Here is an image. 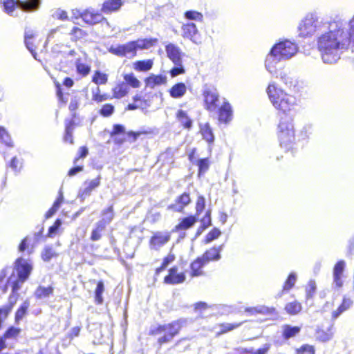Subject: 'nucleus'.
I'll list each match as a JSON object with an SVG mask.
<instances>
[{"mask_svg": "<svg viewBox=\"0 0 354 354\" xmlns=\"http://www.w3.org/2000/svg\"><path fill=\"white\" fill-rule=\"evenodd\" d=\"M206 222L207 223V225H209L210 224V212L209 211H207L206 212L205 217L202 219V223H203V225L202 226H201L197 230L196 234V237L198 236L202 233V232L206 228L207 226L205 225V223Z\"/></svg>", "mask_w": 354, "mask_h": 354, "instance_id": "56", "label": "nucleus"}, {"mask_svg": "<svg viewBox=\"0 0 354 354\" xmlns=\"http://www.w3.org/2000/svg\"><path fill=\"white\" fill-rule=\"evenodd\" d=\"M186 85L183 82H180L174 84L170 88L169 94L173 98H180L186 93Z\"/></svg>", "mask_w": 354, "mask_h": 354, "instance_id": "22", "label": "nucleus"}, {"mask_svg": "<svg viewBox=\"0 0 354 354\" xmlns=\"http://www.w3.org/2000/svg\"><path fill=\"white\" fill-rule=\"evenodd\" d=\"M64 200V197L62 194H59V196L57 198V200L54 202L52 207L46 212L45 216L46 218H49L53 216L55 212L60 207L61 204L62 203Z\"/></svg>", "mask_w": 354, "mask_h": 354, "instance_id": "36", "label": "nucleus"}, {"mask_svg": "<svg viewBox=\"0 0 354 354\" xmlns=\"http://www.w3.org/2000/svg\"><path fill=\"white\" fill-rule=\"evenodd\" d=\"M122 4L121 0H106L102 4L101 10L105 14H109L118 10Z\"/></svg>", "mask_w": 354, "mask_h": 354, "instance_id": "21", "label": "nucleus"}, {"mask_svg": "<svg viewBox=\"0 0 354 354\" xmlns=\"http://www.w3.org/2000/svg\"><path fill=\"white\" fill-rule=\"evenodd\" d=\"M109 51L119 57L132 58L136 55V50L133 41L124 44L111 46Z\"/></svg>", "mask_w": 354, "mask_h": 354, "instance_id": "9", "label": "nucleus"}, {"mask_svg": "<svg viewBox=\"0 0 354 354\" xmlns=\"http://www.w3.org/2000/svg\"><path fill=\"white\" fill-rule=\"evenodd\" d=\"M312 127L310 125H305L304 126L299 133V138L302 140H305L308 138L309 135L311 133Z\"/></svg>", "mask_w": 354, "mask_h": 354, "instance_id": "57", "label": "nucleus"}, {"mask_svg": "<svg viewBox=\"0 0 354 354\" xmlns=\"http://www.w3.org/2000/svg\"><path fill=\"white\" fill-rule=\"evenodd\" d=\"M52 16L55 19H60L62 21L66 20L68 19L67 12L61 9L55 10L52 14Z\"/></svg>", "mask_w": 354, "mask_h": 354, "instance_id": "59", "label": "nucleus"}, {"mask_svg": "<svg viewBox=\"0 0 354 354\" xmlns=\"http://www.w3.org/2000/svg\"><path fill=\"white\" fill-rule=\"evenodd\" d=\"M136 51L138 50H148L156 45V38H144L133 41Z\"/></svg>", "mask_w": 354, "mask_h": 354, "instance_id": "19", "label": "nucleus"}, {"mask_svg": "<svg viewBox=\"0 0 354 354\" xmlns=\"http://www.w3.org/2000/svg\"><path fill=\"white\" fill-rule=\"evenodd\" d=\"M298 354H314V348L312 346L304 345L297 350Z\"/></svg>", "mask_w": 354, "mask_h": 354, "instance_id": "63", "label": "nucleus"}, {"mask_svg": "<svg viewBox=\"0 0 354 354\" xmlns=\"http://www.w3.org/2000/svg\"><path fill=\"white\" fill-rule=\"evenodd\" d=\"M4 10L10 15H15L16 8L24 12H33L37 10L41 4V0H1Z\"/></svg>", "mask_w": 354, "mask_h": 354, "instance_id": "6", "label": "nucleus"}, {"mask_svg": "<svg viewBox=\"0 0 354 354\" xmlns=\"http://www.w3.org/2000/svg\"><path fill=\"white\" fill-rule=\"evenodd\" d=\"M167 57L172 61L174 64H179L182 61V55L183 53L180 48L174 44H169L165 47Z\"/></svg>", "mask_w": 354, "mask_h": 354, "instance_id": "13", "label": "nucleus"}, {"mask_svg": "<svg viewBox=\"0 0 354 354\" xmlns=\"http://www.w3.org/2000/svg\"><path fill=\"white\" fill-rule=\"evenodd\" d=\"M177 268L174 267L169 270V273L165 277V281L169 284H178L183 283L185 280V276L183 273H177Z\"/></svg>", "mask_w": 354, "mask_h": 354, "instance_id": "15", "label": "nucleus"}, {"mask_svg": "<svg viewBox=\"0 0 354 354\" xmlns=\"http://www.w3.org/2000/svg\"><path fill=\"white\" fill-rule=\"evenodd\" d=\"M9 167L15 173L17 174L21 171L22 168V162L17 157L15 156L12 158Z\"/></svg>", "mask_w": 354, "mask_h": 354, "instance_id": "47", "label": "nucleus"}, {"mask_svg": "<svg viewBox=\"0 0 354 354\" xmlns=\"http://www.w3.org/2000/svg\"><path fill=\"white\" fill-rule=\"evenodd\" d=\"M297 279V274L294 272H291L289 274L286 281H285L283 290L284 291H288L291 288H292L296 283Z\"/></svg>", "mask_w": 354, "mask_h": 354, "instance_id": "40", "label": "nucleus"}, {"mask_svg": "<svg viewBox=\"0 0 354 354\" xmlns=\"http://www.w3.org/2000/svg\"><path fill=\"white\" fill-rule=\"evenodd\" d=\"M185 17L189 20L202 21L203 16L202 13L195 10H188L185 12Z\"/></svg>", "mask_w": 354, "mask_h": 354, "instance_id": "41", "label": "nucleus"}, {"mask_svg": "<svg viewBox=\"0 0 354 354\" xmlns=\"http://www.w3.org/2000/svg\"><path fill=\"white\" fill-rule=\"evenodd\" d=\"M104 290V286L103 281H100L97 283V287L95 291V301L97 304H100L103 302L102 293Z\"/></svg>", "mask_w": 354, "mask_h": 354, "instance_id": "42", "label": "nucleus"}, {"mask_svg": "<svg viewBox=\"0 0 354 354\" xmlns=\"http://www.w3.org/2000/svg\"><path fill=\"white\" fill-rule=\"evenodd\" d=\"M147 86L154 88L156 86L165 84L167 82V77L162 75H152L145 80Z\"/></svg>", "mask_w": 354, "mask_h": 354, "instance_id": "23", "label": "nucleus"}, {"mask_svg": "<svg viewBox=\"0 0 354 354\" xmlns=\"http://www.w3.org/2000/svg\"><path fill=\"white\" fill-rule=\"evenodd\" d=\"M178 121L187 129H190L192 126V121L188 117L186 112L183 110H179L176 114Z\"/></svg>", "mask_w": 354, "mask_h": 354, "instance_id": "33", "label": "nucleus"}, {"mask_svg": "<svg viewBox=\"0 0 354 354\" xmlns=\"http://www.w3.org/2000/svg\"><path fill=\"white\" fill-rule=\"evenodd\" d=\"M352 304L353 301L350 298L344 297L342 304L336 310L333 312V317L335 319L337 318L342 313L348 310Z\"/></svg>", "mask_w": 354, "mask_h": 354, "instance_id": "28", "label": "nucleus"}, {"mask_svg": "<svg viewBox=\"0 0 354 354\" xmlns=\"http://www.w3.org/2000/svg\"><path fill=\"white\" fill-rule=\"evenodd\" d=\"M79 16L86 24L89 25H95L102 21H104L107 26L109 25L108 21L93 9H87L82 12H79Z\"/></svg>", "mask_w": 354, "mask_h": 354, "instance_id": "11", "label": "nucleus"}, {"mask_svg": "<svg viewBox=\"0 0 354 354\" xmlns=\"http://www.w3.org/2000/svg\"><path fill=\"white\" fill-rule=\"evenodd\" d=\"M73 123L72 121H70L68 124H66L65 129V135L64 140L66 142H69L71 144L73 143Z\"/></svg>", "mask_w": 354, "mask_h": 354, "instance_id": "43", "label": "nucleus"}, {"mask_svg": "<svg viewBox=\"0 0 354 354\" xmlns=\"http://www.w3.org/2000/svg\"><path fill=\"white\" fill-rule=\"evenodd\" d=\"M175 66L171 69L170 74L171 77H176L178 75L183 74L185 69L182 64V61L179 64H174Z\"/></svg>", "mask_w": 354, "mask_h": 354, "instance_id": "55", "label": "nucleus"}, {"mask_svg": "<svg viewBox=\"0 0 354 354\" xmlns=\"http://www.w3.org/2000/svg\"><path fill=\"white\" fill-rule=\"evenodd\" d=\"M171 239V232L167 231H157L153 232L149 240V248L151 250H159L166 245Z\"/></svg>", "mask_w": 354, "mask_h": 354, "instance_id": "10", "label": "nucleus"}, {"mask_svg": "<svg viewBox=\"0 0 354 354\" xmlns=\"http://www.w3.org/2000/svg\"><path fill=\"white\" fill-rule=\"evenodd\" d=\"M203 259L201 257H198L196 260H195L191 264V270H192V276L197 277L202 274L203 272L201 271V268L206 264Z\"/></svg>", "mask_w": 354, "mask_h": 354, "instance_id": "27", "label": "nucleus"}, {"mask_svg": "<svg viewBox=\"0 0 354 354\" xmlns=\"http://www.w3.org/2000/svg\"><path fill=\"white\" fill-rule=\"evenodd\" d=\"M221 234V232L218 229L214 228L206 235L205 241V243H209L214 241V239L218 238Z\"/></svg>", "mask_w": 354, "mask_h": 354, "instance_id": "51", "label": "nucleus"}, {"mask_svg": "<svg viewBox=\"0 0 354 354\" xmlns=\"http://www.w3.org/2000/svg\"><path fill=\"white\" fill-rule=\"evenodd\" d=\"M316 290V283L314 281H310L306 288V297H312Z\"/></svg>", "mask_w": 354, "mask_h": 354, "instance_id": "61", "label": "nucleus"}, {"mask_svg": "<svg viewBox=\"0 0 354 354\" xmlns=\"http://www.w3.org/2000/svg\"><path fill=\"white\" fill-rule=\"evenodd\" d=\"M266 93L273 106L283 114H289L297 105L296 97L285 92L274 82L268 84Z\"/></svg>", "mask_w": 354, "mask_h": 354, "instance_id": "3", "label": "nucleus"}, {"mask_svg": "<svg viewBox=\"0 0 354 354\" xmlns=\"http://www.w3.org/2000/svg\"><path fill=\"white\" fill-rule=\"evenodd\" d=\"M198 217L194 216H189L183 218L180 223L176 225L173 230V232H179L180 230H186L191 228L197 222Z\"/></svg>", "mask_w": 354, "mask_h": 354, "instance_id": "17", "label": "nucleus"}, {"mask_svg": "<svg viewBox=\"0 0 354 354\" xmlns=\"http://www.w3.org/2000/svg\"><path fill=\"white\" fill-rule=\"evenodd\" d=\"M114 111V106L111 104H105L100 111L102 115L104 117L110 116Z\"/></svg>", "mask_w": 354, "mask_h": 354, "instance_id": "53", "label": "nucleus"}, {"mask_svg": "<svg viewBox=\"0 0 354 354\" xmlns=\"http://www.w3.org/2000/svg\"><path fill=\"white\" fill-rule=\"evenodd\" d=\"M274 308H268L265 306H259L253 308H248L245 311L250 315H254L256 314L271 315L274 312Z\"/></svg>", "mask_w": 354, "mask_h": 354, "instance_id": "26", "label": "nucleus"}, {"mask_svg": "<svg viewBox=\"0 0 354 354\" xmlns=\"http://www.w3.org/2000/svg\"><path fill=\"white\" fill-rule=\"evenodd\" d=\"M298 45L289 39H283L276 43L270 49L265 59L267 71L274 74L279 62L293 57L298 52Z\"/></svg>", "mask_w": 354, "mask_h": 354, "instance_id": "2", "label": "nucleus"}, {"mask_svg": "<svg viewBox=\"0 0 354 354\" xmlns=\"http://www.w3.org/2000/svg\"><path fill=\"white\" fill-rule=\"evenodd\" d=\"M75 65L77 73L82 76L87 75L91 71L88 65L82 63L79 59L76 62Z\"/></svg>", "mask_w": 354, "mask_h": 354, "instance_id": "46", "label": "nucleus"}, {"mask_svg": "<svg viewBox=\"0 0 354 354\" xmlns=\"http://www.w3.org/2000/svg\"><path fill=\"white\" fill-rule=\"evenodd\" d=\"M217 111H219L218 120L220 122L227 123L232 120V110L228 102L224 101Z\"/></svg>", "mask_w": 354, "mask_h": 354, "instance_id": "14", "label": "nucleus"}, {"mask_svg": "<svg viewBox=\"0 0 354 354\" xmlns=\"http://www.w3.org/2000/svg\"><path fill=\"white\" fill-rule=\"evenodd\" d=\"M182 36L184 38L189 39L193 42H196L194 37L198 33V29L195 24L190 22L183 24L182 26Z\"/></svg>", "mask_w": 354, "mask_h": 354, "instance_id": "18", "label": "nucleus"}, {"mask_svg": "<svg viewBox=\"0 0 354 354\" xmlns=\"http://www.w3.org/2000/svg\"><path fill=\"white\" fill-rule=\"evenodd\" d=\"M197 166L198 167V174L201 175L205 174L209 167V161L208 158L199 159L197 161Z\"/></svg>", "mask_w": 354, "mask_h": 354, "instance_id": "44", "label": "nucleus"}, {"mask_svg": "<svg viewBox=\"0 0 354 354\" xmlns=\"http://www.w3.org/2000/svg\"><path fill=\"white\" fill-rule=\"evenodd\" d=\"M55 256L56 253L50 247H46L41 254L42 259L45 261H49Z\"/></svg>", "mask_w": 354, "mask_h": 354, "instance_id": "50", "label": "nucleus"}, {"mask_svg": "<svg viewBox=\"0 0 354 354\" xmlns=\"http://www.w3.org/2000/svg\"><path fill=\"white\" fill-rule=\"evenodd\" d=\"M300 331V328L298 326H291L286 325L283 326V336L285 339H289L295 336Z\"/></svg>", "mask_w": 354, "mask_h": 354, "instance_id": "34", "label": "nucleus"}, {"mask_svg": "<svg viewBox=\"0 0 354 354\" xmlns=\"http://www.w3.org/2000/svg\"><path fill=\"white\" fill-rule=\"evenodd\" d=\"M346 263L344 260L337 261L333 268V275H343Z\"/></svg>", "mask_w": 354, "mask_h": 354, "instance_id": "48", "label": "nucleus"}, {"mask_svg": "<svg viewBox=\"0 0 354 354\" xmlns=\"http://www.w3.org/2000/svg\"><path fill=\"white\" fill-rule=\"evenodd\" d=\"M223 245H221L217 248L214 247L210 250L206 251L202 258L207 263L210 261H218L221 259L220 252L223 250Z\"/></svg>", "mask_w": 354, "mask_h": 354, "instance_id": "20", "label": "nucleus"}, {"mask_svg": "<svg viewBox=\"0 0 354 354\" xmlns=\"http://www.w3.org/2000/svg\"><path fill=\"white\" fill-rule=\"evenodd\" d=\"M106 227H104L101 223H96V227L91 232V239L93 241H97L102 237V233L104 232Z\"/></svg>", "mask_w": 354, "mask_h": 354, "instance_id": "39", "label": "nucleus"}, {"mask_svg": "<svg viewBox=\"0 0 354 354\" xmlns=\"http://www.w3.org/2000/svg\"><path fill=\"white\" fill-rule=\"evenodd\" d=\"M190 203L189 195L187 193H184L177 198L176 203L169 206V209H171L175 212H181L184 207Z\"/></svg>", "mask_w": 354, "mask_h": 354, "instance_id": "16", "label": "nucleus"}, {"mask_svg": "<svg viewBox=\"0 0 354 354\" xmlns=\"http://www.w3.org/2000/svg\"><path fill=\"white\" fill-rule=\"evenodd\" d=\"M200 131L204 140L209 144H212L214 141V136L212 130L208 123L200 125Z\"/></svg>", "mask_w": 354, "mask_h": 354, "instance_id": "25", "label": "nucleus"}, {"mask_svg": "<svg viewBox=\"0 0 354 354\" xmlns=\"http://www.w3.org/2000/svg\"><path fill=\"white\" fill-rule=\"evenodd\" d=\"M153 62L151 59L137 61L133 64V68L138 71H147L152 68Z\"/></svg>", "mask_w": 354, "mask_h": 354, "instance_id": "31", "label": "nucleus"}, {"mask_svg": "<svg viewBox=\"0 0 354 354\" xmlns=\"http://www.w3.org/2000/svg\"><path fill=\"white\" fill-rule=\"evenodd\" d=\"M128 93L129 87L124 82L118 84L113 88V96L115 98H122L124 96H125Z\"/></svg>", "mask_w": 354, "mask_h": 354, "instance_id": "29", "label": "nucleus"}, {"mask_svg": "<svg viewBox=\"0 0 354 354\" xmlns=\"http://www.w3.org/2000/svg\"><path fill=\"white\" fill-rule=\"evenodd\" d=\"M124 80H125L127 85L129 84L133 88H138L140 86V82L132 73L124 75Z\"/></svg>", "mask_w": 354, "mask_h": 354, "instance_id": "38", "label": "nucleus"}, {"mask_svg": "<svg viewBox=\"0 0 354 354\" xmlns=\"http://www.w3.org/2000/svg\"><path fill=\"white\" fill-rule=\"evenodd\" d=\"M107 81V77L105 74L101 73L99 71H97L93 77V82L95 84H105Z\"/></svg>", "mask_w": 354, "mask_h": 354, "instance_id": "54", "label": "nucleus"}, {"mask_svg": "<svg viewBox=\"0 0 354 354\" xmlns=\"http://www.w3.org/2000/svg\"><path fill=\"white\" fill-rule=\"evenodd\" d=\"M0 140L7 146L13 147L12 139L6 130L0 127Z\"/></svg>", "mask_w": 354, "mask_h": 354, "instance_id": "45", "label": "nucleus"}, {"mask_svg": "<svg viewBox=\"0 0 354 354\" xmlns=\"http://www.w3.org/2000/svg\"><path fill=\"white\" fill-rule=\"evenodd\" d=\"M277 135L281 147L286 151L292 148L295 130L292 119L281 118L277 128Z\"/></svg>", "mask_w": 354, "mask_h": 354, "instance_id": "5", "label": "nucleus"}, {"mask_svg": "<svg viewBox=\"0 0 354 354\" xmlns=\"http://www.w3.org/2000/svg\"><path fill=\"white\" fill-rule=\"evenodd\" d=\"M30 306V302L28 300H26L19 308L15 313V322H19L20 320L23 319V317L26 314L27 310Z\"/></svg>", "mask_w": 354, "mask_h": 354, "instance_id": "35", "label": "nucleus"}, {"mask_svg": "<svg viewBox=\"0 0 354 354\" xmlns=\"http://www.w3.org/2000/svg\"><path fill=\"white\" fill-rule=\"evenodd\" d=\"M299 35L305 37L315 33L317 48L322 60L326 64H335L337 52L346 45V32L339 26V21H324L314 13H308L298 26Z\"/></svg>", "mask_w": 354, "mask_h": 354, "instance_id": "1", "label": "nucleus"}, {"mask_svg": "<svg viewBox=\"0 0 354 354\" xmlns=\"http://www.w3.org/2000/svg\"><path fill=\"white\" fill-rule=\"evenodd\" d=\"M18 297H19V294L17 293V292L12 291V293L9 297L8 304L5 306L10 307V310H12L13 306H15V304H16V302L18 299Z\"/></svg>", "mask_w": 354, "mask_h": 354, "instance_id": "60", "label": "nucleus"}, {"mask_svg": "<svg viewBox=\"0 0 354 354\" xmlns=\"http://www.w3.org/2000/svg\"><path fill=\"white\" fill-rule=\"evenodd\" d=\"M101 177L97 176L96 178L86 180L84 183V187L79 192V197L82 200H84L87 196H90L93 190L100 186Z\"/></svg>", "mask_w": 354, "mask_h": 354, "instance_id": "12", "label": "nucleus"}, {"mask_svg": "<svg viewBox=\"0 0 354 354\" xmlns=\"http://www.w3.org/2000/svg\"><path fill=\"white\" fill-rule=\"evenodd\" d=\"M205 207V199L203 196L198 197L196 205V216L198 217L203 211Z\"/></svg>", "mask_w": 354, "mask_h": 354, "instance_id": "49", "label": "nucleus"}, {"mask_svg": "<svg viewBox=\"0 0 354 354\" xmlns=\"http://www.w3.org/2000/svg\"><path fill=\"white\" fill-rule=\"evenodd\" d=\"M71 35H73L76 39H82L87 35L85 30L78 28L74 27L71 31Z\"/></svg>", "mask_w": 354, "mask_h": 354, "instance_id": "58", "label": "nucleus"}, {"mask_svg": "<svg viewBox=\"0 0 354 354\" xmlns=\"http://www.w3.org/2000/svg\"><path fill=\"white\" fill-rule=\"evenodd\" d=\"M185 323V320L180 319L167 324L159 326L154 330V334L163 335L158 338V342L160 344H162L171 342L172 339L179 333L183 324Z\"/></svg>", "mask_w": 354, "mask_h": 354, "instance_id": "7", "label": "nucleus"}, {"mask_svg": "<svg viewBox=\"0 0 354 354\" xmlns=\"http://www.w3.org/2000/svg\"><path fill=\"white\" fill-rule=\"evenodd\" d=\"M333 327L331 326L326 331L319 330L316 333L317 338L322 342H327L332 339L333 336Z\"/></svg>", "mask_w": 354, "mask_h": 354, "instance_id": "32", "label": "nucleus"}, {"mask_svg": "<svg viewBox=\"0 0 354 354\" xmlns=\"http://www.w3.org/2000/svg\"><path fill=\"white\" fill-rule=\"evenodd\" d=\"M20 331V328L11 326L6 330L3 336L6 337V339L15 338L19 335Z\"/></svg>", "mask_w": 354, "mask_h": 354, "instance_id": "52", "label": "nucleus"}, {"mask_svg": "<svg viewBox=\"0 0 354 354\" xmlns=\"http://www.w3.org/2000/svg\"><path fill=\"white\" fill-rule=\"evenodd\" d=\"M80 101V98L77 96H74L71 98L69 104V109L71 111H75L79 107Z\"/></svg>", "mask_w": 354, "mask_h": 354, "instance_id": "64", "label": "nucleus"}, {"mask_svg": "<svg viewBox=\"0 0 354 354\" xmlns=\"http://www.w3.org/2000/svg\"><path fill=\"white\" fill-rule=\"evenodd\" d=\"M14 270L17 276L15 277L13 273L8 279V284L11 286L12 292H18L29 277L32 271V266L24 259L19 258L15 261Z\"/></svg>", "mask_w": 354, "mask_h": 354, "instance_id": "4", "label": "nucleus"}, {"mask_svg": "<svg viewBox=\"0 0 354 354\" xmlns=\"http://www.w3.org/2000/svg\"><path fill=\"white\" fill-rule=\"evenodd\" d=\"M301 305L297 301L286 304L285 310L288 314L295 315L301 310Z\"/></svg>", "mask_w": 354, "mask_h": 354, "instance_id": "37", "label": "nucleus"}, {"mask_svg": "<svg viewBox=\"0 0 354 354\" xmlns=\"http://www.w3.org/2000/svg\"><path fill=\"white\" fill-rule=\"evenodd\" d=\"M174 257L173 256H168L163 259L161 266L156 269L157 272H160L165 270L167 266L174 261Z\"/></svg>", "mask_w": 354, "mask_h": 354, "instance_id": "62", "label": "nucleus"}, {"mask_svg": "<svg viewBox=\"0 0 354 354\" xmlns=\"http://www.w3.org/2000/svg\"><path fill=\"white\" fill-rule=\"evenodd\" d=\"M54 288L52 286L44 287L39 286L35 292V296L37 299H44L53 295Z\"/></svg>", "mask_w": 354, "mask_h": 354, "instance_id": "24", "label": "nucleus"}, {"mask_svg": "<svg viewBox=\"0 0 354 354\" xmlns=\"http://www.w3.org/2000/svg\"><path fill=\"white\" fill-rule=\"evenodd\" d=\"M114 217L113 206L109 207L106 209L102 212V218L98 221V223H101L104 227L109 224Z\"/></svg>", "mask_w": 354, "mask_h": 354, "instance_id": "30", "label": "nucleus"}, {"mask_svg": "<svg viewBox=\"0 0 354 354\" xmlns=\"http://www.w3.org/2000/svg\"><path fill=\"white\" fill-rule=\"evenodd\" d=\"M205 106L210 112L217 111L220 106L219 95L216 88L212 86H207L203 91Z\"/></svg>", "mask_w": 354, "mask_h": 354, "instance_id": "8", "label": "nucleus"}]
</instances>
